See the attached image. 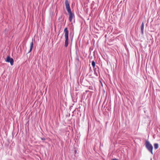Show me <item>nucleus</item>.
Returning <instances> with one entry per match:
<instances>
[{
  "label": "nucleus",
  "instance_id": "obj_12",
  "mask_svg": "<svg viewBox=\"0 0 160 160\" xmlns=\"http://www.w3.org/2000/svg\"><path fill=\"white\" fill-rule=\"evenodd\" d=\"M72 34V35L73 36L74 35V33H73L72 32H70V35H71Z\"/></svg>",
  "mask_w": 160,
  "mask_h": 160
},
{
  "label": "nucleus",
  "instance_id": "obj_8",
  "mask_svg": "<svg viewBox=\"0 0 160 160\" xmlns=\"http://www.w3.org/2000/svg\"><path fill=\"white\" fill-rule=\"evenodd\" d=\"M33 42H31L30 46V49L29 51L28 52V53L30 52L32 50L33 48Z\"/></svg>",
  "mask_w": 160,
  "mask_h": 160
},
{
  "label": "nucleus",
  "instance_id": "obj_9",
  "mask_svg": "<svg viewBox=\"0 0 160 160\" xmlns=\"http://www.w3.org/2000/svg\"><path fill=\"white\" fill-rule=\"evenodd\" d=\"M154 148L155 149H157L158 148V143H155L154 144Z\"/></svg>",
  "mask_w": 160,
  "mask_h": 160
},
{
  "label": "nucleus",
  "instance_id": "obj_11",
  "mask_svg": "<svg viewBox=\"0 0 160 160\" xmlns=\"http://www.w3.org/2000/svg\"><path fill=\"white\" fill-rule=\"evenodd\" d=\"M111 160H119L118 159L115 158H113V159H112Z\"/></svg>",
  "mask_w": 160,
  "mask_h": 160
},
{
  "label": "nucleus",
  "instance_id": "obj_10",
  "mask_svg": "<svg viewBox=\"0 0 160 160\" xmlns=\"http://www.w3.org/2000/svg\"><path fill=\"white\" fill-rule=\"evenodd\" d=\"M41 139L43 141V142L45 140V138H41Z\"/></svg>",
  "mask_w": 160,
  "mask_h": 160
},
{
  "label": "nucleus",
  "instance_id": "obj_2",
  "mask_svg": "<svg viewBox=\"0 0 160 160\" xmlns=\"http://www.w3.org/2000/svg\"><path fill=\"white\" fill-rule=\"evenodd\" d=\"M145 147L152 154H153L152 150L153 147L152 145L148 141H146L145 143Z\"/></svg>",
  "mask_w": 160,
  "mask_h": 160
},
{
  "label": "nucleus",
  "instance_id": "obj_1",
  "mask_svg": "<svg viewBox=\"0 0 160 160\" xmlns=\"http://www.w3.org/2000/svg\"><path fill=\"white\" fill-rule=\"evenodd\" d=\"M64 36L65 38V42L64 46L65 47H67L68 44V34L69 32L67 28H65L64 30Z\"/></svg>",
  "mask_w": 160,
  "mask_h": 160
},
{
  "label": "nucleus",
  "instance_id": "obj_3",
  "mask_svg": "<svg viewBox=\"0 0 160 160\" xmlns=\"http://www.w3.org/2000/svg\"><path fill=\"white\" fill-rule=\"evenodd\" d=\"M65 4L66 9L68 13H70L71 12V9L70 8L69 2L68 0H66L65 1Z\"/></svg>",
  "mask_w": 160,
  "mask_h": 160
},
{
  "label": "nucleus",
  "instance_id": "obj_5",
  "mask_svg": "<svg viewBox=\"0 0 160 160\" xmlns=\"http://www.w3.org/2000/svg\"><path fill=\"white\" fill-rule=\"evenodd\" d=\"M69 15V21L70 22H71L72 21L73 16H74V14L73 13L71 12L70 13H68Z\"/></svg>",
  "mask_w": 160,
  "mask_h": 160
},
{
  "label": "nucleus",
  "instance_id": "obj_13",
  "mask_svg": "<svg viewBox=\"0 0 160 160\" xmlns=\"http://www.w3.org/2000/svg\"><path fill=\"white\" fill-rule=\"evenodd\" d=\"M150 160H152V158H151Z\"/></svg>",
  "mask_w": 160,
  "mask_h": 160
},
{
  "label": "nucleus",
  "instance_id": "obj_6",
  "mask_svg": "<svg viewBox=\"0 0 160 160\" xmlns=\"http://www.w3.org/2000/svg\"><path fill=\"white\" fill-rule=\"evenodd\" d=\"M144 24L143 22H142V23L141 26V34L142 35L144 33Z\"/></svg>",
  "mask_w": 160,
  "mask_h": 160
},
{
  "label": "nucleus",
  "instance_id": "obj_4",
  "mask_svg": "<svg viewBox=\"0 0 160 160\" xmlns=\"http://www.w3.org/2000/svg\"><path fill=\"white\" fill-rule=\"evenodd\" d=\"M6 61L7 62H10L11 65H12L13 64V60L12 58H11L9 56H8L7 57Z\"/></svg>",
  "mask_w": 160,
  "mask_h": 160
},
{
  "label": "nucleus",
  "instance_id": "obj_7",
  "mask_svg": "<svg viewBox=\"0 0 160 160\" xmlns=\"http://www.w3.org/2000/svg\"><path fill=\"white\" fill-rule=\"evenodd\" d=\"M92 66L93 68L94 69V74H95L97 76H98V74L96 72V71H95V63L94 61H92Z\"/></svg>",
  "mask_w": 160,
  "mask_h": 160
}]
</instances>
